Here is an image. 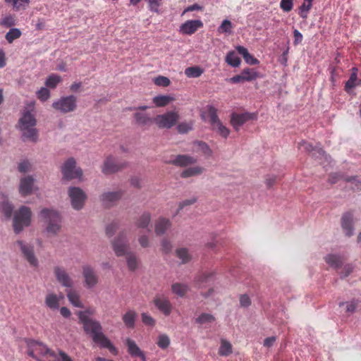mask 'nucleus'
<instances>
[{
  "label": "nucleus",
  "mask_w": 361,
  "mask_h": 361,
  "mask_svg": "<svg viewBox=\"0 0 361 361\" xmlns=\"http://www.w3.org/2000/svg\"><path fill=\"white\" fill-rule=\"evenodd\" d=\"M92 314L93 311L89 310L78 312V317L83 325L85 331L91 336L93 341L99 347L107 348L112 354L116 355L117 349L102 333V328L99 322L89 319V316Z\"/></svg>",
  "instance_id": "nucleus-1"
},
{
  "label": "nucleus",
  "mask_w": 361,
  "mask_h": 361,
  "mask_svg": "<svg viewBox=\"0 0 361 361\" xmlns=\"http://www.w3.org/2000/svg\"><path fill=\"white\" fill-rule=\"evenodd\" d=\"M36 119L29 111H26L19 121V129L22 132V137L35 142L37 139V131L35 128Z\"/></svg>",
  "instance_id": "nucleus-2"
},
{
  "label": "nucleus",
  "mask_w": 361,
  "mask_h": 361,
  "mask_svg": "<svg viewBox=\"0 0 361 361\" xmlns=\"http://www.w3.org/2000/svg\"><path fill=\"white\" fill-rule=\"evenodd\" d=\"M27 354L37 361L42 360V357H55V353L47 348V345L37 341H31L28 343Z\"/></svg>",
  "instance_id": "nucleus-3"
},
{
  "label": "nucleus",
  "mask_w": 361,
  "mask_h": 361,
  "mask_svg": "<svg viewBox=\"0 0 361 361\" xmlns=\"http://www.w3.org/2000/svg\"><path fill=\"white\" fill-rule=\"evenodd\" d=\"M30 209L25 206L21 207L13 219V228L16 233H19L25 226L30 225Z\"/></svg>",
  "instance_id": "nucleus-4"
},
{
  "label": "nucleus",
  "mask_w": 361,
  "mask_h": 361,
  "mask_svg": "<svg viewBox=\"0 0 361 361\" xmlns=\"http://www.w3.org/2000/svg\"><path fill=\"white\" fill-rule=\"evenodd\" d=\"M41 216L49 223L47 228L49 233H56L59 230L61 219L57 212L48 209H42Z\"/></svg>",
  "instance_id": "nucleus-5"
},
{
  "label": "nucleus",
  "mask_w": 361,
  "mask_h": 361,
  "mask_svg": "<svg viewBox=\"0 0 361 361\" xmlns=\"http://www.w3.org/2000/svg\"><path fill=\"white\" fill-rule=\"evenodd\" d=\"M207 111L208 116L210 117L211 124L213 128H216L219 131V133L222 137L226 138L230 134V130L220 121L217 115L216 109L212 105H209L207 106Z\"/></svg>",
  "instance_id": "nucleus-6"
},
{
  "label": "nucleus",
  "mask_w": 361,
  "mask_h": 361,
  "mask_svg": "<svg viewBox=\"0 0 361 361\" xmlns=\"http://www.w3.org/2000/svg\"><path fill=\"white\" fill-rule=\"evenodd\" d=\"M63 178L71 180L74 178H80L82 174L80 168L75 167V161L71 158L68 159L62 167Z\"/></svg>",
  "instance_id": "nucleus-7"
},
{
  "label": "nucleus",
  "mask_w": 361,
  "mask_h": 361,
  "mask_svg": "<svg viewBox=\"0 0 361 361\" xmlns=\"http://www.w3.org/2000/svg\"><path fill=\"white\" fill-rule=\"evenodd\" d=\"M52 106L62 113L73 111L76 107V98L74 96L63 97L52 104Z\"/></svg>",
  "instance_id": "nucleus-8"
},
{
  "label": "nucleus",
  "mask_w": 361,
  "mask_h": 361,
  "mask_svg": "<svg viewBox=\"0 0 361 361\" xmlns=\"http://www.w3.org/2000/svg\"><path fill=\"white\" fill-rule=\"evenodd\" d=\"M179 115L177 112H167L155 117L154 122L160 128H170L176 124Z\"/></svg>",
  "instance_id": "nucleus-9"
},
{
  "label": "nucleus",
  "mask_w": 361,
  "mask_h": 361,
  "mask_svg": "<svg viewBox=\"0 0 361 361\" xmlns=\"http://www.w3.org/2000/svg\"><path fill=\"white\" fill-rule=\"evenodd\" d=\"M203 26V22L200 19L188 20L180 25L178 31L183 35H192Z\"/></svg>",
  "instance_id": "nucleus-10"
},
{
  "label": "nucleus",
  "mask_w": 361,
  "mask_h": 361,
  "mask_svg": "<svg viewBox=\"0 0 361 361\" xmlns=\"http://www.w3.org/2000/svg\"><path fill=\"white\" fill-rule=\"evenodd\" d=\"M259 78V73L254 68H245L240 74L236 75L229 79L232 83H240L244 82H250Z\"/></svg>",
  "instance_id": "nucleus-11"
},
{
  "label": "nucleus",
  "mask_w": 361,
  "mask_h": 361,
  "mask_svg": "<svg viewBox=\"0 0 361 361\" xmlns=\"http://www.w3.org/2000/svg\"><path fill=\"white\" fill-rule=\"evenodd\" d=\"M69 197L71 204L75 209H80L83 207L86 195L79 188L73 187L69 189Z\"/></svg>",
  "instance_id": "nucleus-12"
},
{
  "label": "nucleus",
  "mask_w": 361,
  "mask_h": 361,
  "mask_svg": "<svg viewBox=\"0 0 361 361\" xmlns=\"http://www.w3.org/2000/svg\"><path fill=\"white\" fill-rule=\"evenodd\" d=\"M255 119H257V114L255 113H233L231 114V123L235 130H238L240 127L245 123L247 121Z\"/></svg>",
  "instance_id": "nucleus-13"
},
{
  "label": "nucleus",
  "mask_w": 361,
  "mask_h": 361,
  "mask_svg": "<svg viewBox=\"0 0 361 361\" xmlns=\"http://www.w3.org/2000/svg\"><path fill=\"white\" fill-rule=\"evenodd\" d=\"M34 189V179L31 177L23 178L20 181L19 191L22 196L31 194Z\"/></svg>",
  "instance_id": "nucleus-14"
},
{
  "label": "nucleus",
  "mask_w": 361,
  "mask_h": 361,
  "mask_svg": "<svg viewBox=\"0 0 361 361\" xmlns=\"http://www.w3.org/2000/svg\"><path fill=\"white\" fill-rule=\"evenodd\" d=\"M126 345L128 348V353L133 357H140L142 361H147L145 354L140 350L135 342L130 338L126 339Z\"/></svg>",
  "instance_id": "nucleus-15"
},
{
  "label": "nucleus",
  "mask_w": 361,
  "mask_h": 361,
  "mask_svg": "<svg viewBox=\"0 0 361 361\" xmlns=\"http://www.w3.org/2000/svg\"><path fill=\"white\" fill-rule=\"evenodd\" d=\"M18 243L27 260L31 265L36 267L37 265V260L33 254L32 247H27L21 241H19Z\"/></svg>",
  "instance_id": "nucleus-16"
},
{
  "label": "nucleus",
  "mask_w": 361,
  "mask_h": 361,
  "mask_svg": "<svg viewBox=\"0 0 361 361\" xmlns=\"http://www.w3.org/2000/svg\"><path fill=\"white\" fill-rule=\"evenodd\" d=\"M235 49L238 52L243 56L247 63L250 65H257L259 63V60L251 55L245 47L239 45L237 46Z\"/></svg>",
  "instance_id": "nucleus-17"
},
{
  "label": "nucleus",
  "mask_w": 361,
  "mask_h": 361,
  "mask_svg": "<svg viewBox=\"0 0 361 361\" xmlns=\"http://www.w3.org/2000/svg\"><path fill=\"white\" fill-rule=\"evenodd\" d=\"M353 215L350 213L345 214L341 220V226L345 232V234L350 236L353 234V228L352 226Z\"/></svg>",
  "instance_id": "nucleus-18"
},
{
  "label": "nucleus",
  "mask_w": 361,
  "mask_h": 361,
  "mask_svg": "<svg viewBox=\"0 0 361 361\" xmlns=\"http://www.w3.org/2000/svg\"><path fill=\"white\" fill-rule=\"evenodd\" d=\"M83 275L85 283L88 287L94 286L97 282V278L94 271L90 267H85L83 269Z\"/></svg>",
  "instance_id": "nucleus-19"
},
{
  "label": "nucleus",
  "mask_w": 361,
  "mask_h": 361,
  "mask_svg": "<svg viewBox=\"0 0 361 361\" xmlns=\"http://www.w3.org/2000/svg\"><path fill=\"white\" fill-rule=\"evenodd\" d=\"M64 296L62 294H60L59 296L50 293L48 294L45 299L46 305L51 309L57 310L59 307V302L61 300H63Z\"/></svg>",
  "instance_id": "nucleus-20"
},
{
  "label": "nucleus",
  "mask_w": 361,
  "mask_h": 361,
  "mask_svg": "<svg viewBox=\"0 0 361 361\" xmlns=\"http://www.w3.org/2000/svg\"><path fill=\"white\" fill-rule=\"evenodd\" d=\"M314 0H303L302 4L298 7V15L302 19H307L310 11L312 9Z\"/></svg>",
  "instance_id": "nucleus-21"
},
{
  "label": "nucleus",
  "mask_w": 361,
  "mask_h": 361,
  "mask_svg": "<svg viewBox=\"0 0 361 361\" xmlns=\"http://www.w3.org/2000/svg\"><path fill=\"white\" fill-rule=\"evenodd\" d=\"M154 303L157 308L164 314L169 315L171 313V306L169 300L157 298L154 300Z\"/></svg>",
  "instance_id": "nucleus-22"
},
{
  "label": "nucleus",
  "mask_w": 361,
  "mask_h": 361,
  "mask_svg": "<svg viewBox=\"0 0 361 361\" xmlns=\"http://www.w3.org/2000/svg\"><path fill=\"white\" fill-rule=\"evenodd\" d=\"M358 69L355 67L352 68L351 74L349 79L345 84V90L349 92L352 89L356 86V81L357 80Z\"/></svg>",
  "instance_id": "nucleus-23"
},
{
  "label": "nucleus",
  "mask_w": 361,
  "mask_h": 361,
  "mask_svg": "<svg viewBox=\"0 0 361 361\" xmlns=\"http://www.w3.org/2000/svg\"><path fill=\"white\" fill-rule=\"evenodd\" d=\"M121 197L119 192H106L102 195V201L103 204L106 207H109Z\"/></svg>",
  "instance_id": "nucleus-24"
},
{
  "label": "nucleus",
  "mask_w": 361,
  "mask_h": 361,
  "mask_svg": "<svg viewBox=\"0 0 361 361\" xmlns=\"http://www.w3.org/2000/svg\"><path fill=\"white\" fill-rule=\"evenodd\" d=\"M174 99L175 98L171 95H157L153 98L152 101L156 106L162 107L166 106Z\"/></svg>",
  "instance_id": "nucleus-25"
},
{
  "label": "nucleus",
  "mask_w": 361,
  "mask_h": 361,
  "mask_svg": "<svg viewBox=\"0 0 361 361\" xmlns=\"http://www.w3.org/2000/svg\"><path fill=\"white\" fill-rule=\"evenodd\" d=\"M195 159L190 156L187 155H178L175 159L172 161V163L176 166H186L188 165L194 164Z\"/></svg>",
  "instance_id": "nucleus-26"
},
{
  "label": "nucleus",
  "mask_w": 361,
  "mask_h": 361,
  "mask_svg": "<svg viewBox=\"0 0 361 361\" xmlns=\"http://www.w3.org/2000/svg\"><path fill=\"white\" fill-rule=\"evenodd\" d=\"M225 60H226V62L229 66L234 67V68L238 67L241 63L240 58L233 51H230L227 53Z\"/></svg>",
  "instance_id": "nucleus-27"
},
{
  "label": "nucleus",
  "mask_w": 361,
  "mask_h": 361,
  "mask_svg": "<svg viewBox=\"0 0 361 361\" xmlns=\"http://www.w3.org/2000/svg\"><path fill=\"white\" fill-rule=\"evenodd\" d=\"M135 118L136 121V123L142 126H149L153 122H154V118H152L149 116H148L146 114L143 113H136L135 114Z\"/></svg>",
  "instance_id": "nucleus-28"
},
{
  "label": "nucleus",
  "mask_w": 361,
  "mask_h": 361,
  "mask_svg": "<svg viewBox=\"0 0 361 361\" xmlns=\"http://www.w3.org/2000/svg\"><path fill=\"white\" fill-rule=\"evenodd\" d=\"M120 169V167L114 164V161L111 157H108L106 160L102 169V171L105 174L114 173Z\"/></svg>",
  "instance_id": "nucleus-29"
},
{
  "label": "nucleus",
  "mask_w": 361,
  "mask_h": 361,
  "mask_svg": "<svg viewBox=\"0 0 361 361\" xmlns=\"http://www.w3.org/2000/svg\"><path fill=\"white\" fill-rule=\"evenodd\" d=\"M56 276L57 280L64 286L70 287L71 285V280L67 274L62 269L56 268L55 269Z\"/></svg>",
  "instance_id": "nucleus-30"
},
{
  "label": "nucleus",
  "mask_w": 361,
  "mask_h": 361,
  "mask_svg": "<svg viewBox=\"0 0 361 361\" xmlns=\"http://www.w3.org/2000/svg\"><path fill=\"white\" fill-rule=\"evenodd\" d=\"M8 4H11L16 11L25 9L29 6L30 0H4Z\"/></svg>",
  "instance_id": "nucleus-31"
},
{
  "label": "nucleus",
  "mask_w": 361,
  "mask_h": 361,
  "mask_svg": "<svg viewBox=\"0 0 361 361\" xmlns=\"http://www.w3.org/2000/svg\"><path fill=\"white\" fill-rule=\"evenodd\" d=\"M204 73V69L199 66H191L185 70V74L190 78L200 77Z\"/></svg>",
  "instance_id": "nucleus-32"
},
{
  "label": "nucleus",
  "mask_w": 361,
  "mask_h": 361,
  "mask_svg": "<svg viewBox=\"0 0 361 361\" xmlns=\"http://www.w3.org/2000/svg\"><path fill=\"white\" fill-rule=\"evenodd\" d=\"M114 250L117 256L123 255L126 252V246L123 239L118 238L113 244Z\"/></svg>",
  "instance_id": "nucleus-33"
},
{
  "label": "nucleus",
  "mask_w": 361,
  "mask_h": 361,
  "mask_svg": "<svg viewBox=\"0 0 361 361\" xmlns=\"http://www.w3.org/2000/svg\"><path fill=\"white\" fill-rule=\"evenodd\" d=\"M170 223L169 220L161 219L156 224L155 232L157 235L163 234L169 227Z\"/></svg>",
  "instance_id": "nucleus-34"
},
{
  "label": "nucleus",
  "mask_w": 361,
  "mask_h": 361,
  "mask_svg": "<svg viewBox=\"0 0 361 361\" xmlns=\"http://www.w3.org/2000/svg\"><path fill=\"white\" fill-rule=\"evenodd\" d=\"M232 353V345L231 344L222 339L221 343V346L219 350V354L221 356H227Z\"/></svg>",
  "instance_id": "nucleus-35"
},
{
  "label": "nucleus",
  "mask_w": 361,
  "mask_h": 361,
  "mask_svg": "<svg viewBox=\"0 0 361 361\" xmlns=\"http://www.w3.org/2000/svg\"><path fill=\"white\" fill-rule=\"evenodd\" d=\"M135 319V313L133 311H128L123 317V322L128 328H133L134 326Z\"/></svg>",
  "instance_id": "nucleus-36"
},
{
  "label": "nucleus",
  "mask_w": 361,
  "mask_h": 361,
  "mask_svg": "<svg viewBox=\"0 0 361 361\" xmlns=\"http://www.w3.org/2000/svg\"><path fill=\"white\" fill-rule=\"evenodd\" d=\"M68 298L70 301V302L78 307H81L82 302L80 300L79 295L75 291L73 290H69L67 293Z\"/></svg>",
  "instance_id": "nucleus-37"
},
{
  "label": "nucleus",
  "mask_w": 361,
  "mask_h": 361,
  "mask_svg": "<svg viewBox=\"0 0 361 361\" xmlns=\"http://www.w3.org/2000/svg\"><path fill=\"white\" fill-rule=\"evenodd\" d=\"M61 81V78L59 75L51 74L47 78L45 85L49 88H55Z\"/></svg>",
  "instance_id": "nucleus-38"
},
{
  "label": "nucleus",
  "mask_w": 361,
  "mask_h": 361,
  "mask_svg": "<svg viewBox=\"0 0 361 361\" xmlns=\"http://www.w3.org/2000/svg\"><path fill=\"white\" fill-rule=\"evenodd\" d=\"M21 32L18 28H11L6 35V39L9 42H13L15 39L19 38Z\"/></svg>",
  "instance_id": "nucleus-39"
},
{
  "label": "nucleus",
  "mask_w": 361,
  "mask_h": 361,
  "mask_svg": "<svg viewBox=\"0 0 361 361\" xmlns=\"http://www.w3.org/2000/svg\"><path fill=\"white\" fill-rule=\"evenodd\" d=\"M233 28L232 23L228 20H224L220 25V26L218 27V32L219 33H231Z\"/></svg>",
  "instance_id": "nucleus-40"
},
{
  "label": "nucleus",
  "mask_w": 361,
  "mask_h": 361,
  "mask_svg": "<svg viewBox=\"0 0 361 361\" xmlns=\"http://www.w3.org/2000/svg\"><path fill=\"white\" fill-rule=\"evenodd\" d=\"M326 262L330 266L338 268L341 264V258L338 256L329 255L326 257Z\"/></svg>",
  "instance_id": "nucleus-41"
},
{
  "label": "nucleus",
  "mask_w": 361,
  "mask_h": 361,
  "mask_svg": "<svg viewBox=\"0 0 361 361\" xmlns=\"http://www.w3.org/2000/svg\"><path fill=\"white\" fill-rule=\"evenodd\" d=\"M173 292L178 296H183L188 291V286L180 283H175L172 286Z\"/></svg>",
  "instance_id": "nucleus-42"
},
{
  "label": "nucleus",
  "mask_w": 361,
  "mask_h": 361,
  "mask_svg": "<svg viewBox=\"0 0 361 361\" xmlns=\"http://www.w3.org/2000/svg\"><path fill=\"white\" fill-rule=\"evenodd\" d=\"M202 172V169L200 167L190 168L184 170L181 173V177L188 178L192 176L200 174Z\"/></svg>",
  "instance_id": "nucleus-43"
},
{
  "label": "nucleus",
  "mask_w": 361,
  "mask_h": 361,
  "mask_svg": "<svg viewBox=\"0 0 361 361\" xmlns=\"http://www.w3.org/2000/svg\"><path fill=\"white\" fill-rule=\"evenodd\" d=\"M170 344V339L168 336L165 334H162L159 336L157 345L161 349H166L169 347Z\"/></svg>",
  "instance_id": "nucleus-44"
},
{
  "label": "nucleus",
  "mask_w": 361,
  "mask_h": 361,
  "mask_svg": "<svg viewBox=\"0 0 361 361\" xmlns=\"http://www.w3.org/2000/svg\"><path fill=\"white\" fill-rule=\"evenodd\" d=\"M214 321V317L209 314H202L196 319V322L200 324L211 323Z\"/></svg>",
  "instance_id": "nucleus-45"
},
{
  "label": "nucleus",
  "mask_w": 361,
  "mask_h": 361,
  "mask_svg": "<svg viewBox=\"0 0 361 361\" xmlns=\"http://www.w3.org/2000/svg\"><path fill=\"white\" fill-rule=\"evenodd\" d=\"M154 84L157 86L168 87L170 85V80L165 76H158L153 80Z\"/></svg>",
  "instance_id": "nucleus-46"
},
{
  "label": "nucleus",
  "mask_w": 361,
  "mask_h": 361,
  "mask_svg": "<svg viewBox=\"0 0 361 361\" xmlns=\"http://www.w3.org/2000/svg\"><path fill=\"white\" fill-rule=\"evenodd\" d=\"M192 126H193L192 122H189V123L183 122V123H180V124L178 125L177 129L180 133H187L188 132H189L190 130H191L192 129Z\"/></svg>",
  "instance_id": "nucleus-47"
},
{
  "label": "nucleus",
  "mask_w": 361,
  "mask_h": 361,
  "mask_svg": "<svg viewBox=\"0 0 361 361\" xmlns=\"http://www.w3.org/2000/svg\"><path fill=\"white\" fill-rule=\"evenodd\" d=\"M293 0H281L280 2V8L284 12H289L293 9Z\"/></svg>",
  "instance_id": "nucleus-48"
},
{
  "label": "nucleus",
  "mask_w": 361,
  "mask_h": 361,
  "mask_svg": "<svg viewBox=\"0 0 361 361\" xmlns=\"http://www.w3.org/2000/svg\"><path fill=\"white\" fill-rule=\"evenodd\" d=\"M38 99L41 101H46L50 96L49 90L46 87H41L37 92Z\"/></svg>",
  "instance_id": "nucleus-49"
},
{
  "label": "nucleus",
  "mask_w": 361,
  "mask_h": 361,
  "mask_svg": "<svg viewBox=\"0 0 361 361\" xmlns=\"http://www.w3.org/2000/svg\"><path fill=\"white\" fill-rule=\"evenodd\" d=\"M1 211L7 218H10L13 211V207L8 202H4L1 205Z\"/></svg>",
  "instance_id": "nucleus-50"
},
{
  "label": "nucleus",
  "mask_w": 361,
  "mask_h": 361,
  "mask_svg": "<svg viewBox=\"0 0 361 361\" xmlns=\"http://www.w3.org/2000/svg\"><path fill=\"white\" fill-rule=\"evenodd\" d=\"M162 0H147L149 9L154 13H159V8L161 4Z\"/></svg>",
  "instance_id": "nucleus-51"
},
{
  "label": "nucleus",
  "mask_w": 361,
  "mask_h": 361,
  "mask_svg": "<svg viewBox=\"0 0 361 361\" xmlns=\"http://www.w3.org/2000/svg\"><path fill=\"white\" fill-rule=\"evenodd\" d=\"M176 254L183 263L187 262L190 259V255L186 249H179L176 251Z\"/></svg>",
  "instance_id": "nucleus-52"
},
{
  "label": "nucleus",
  "mask_w": 361,
  "mask_h": 361,
  "mask_svg": "<svg viewBox=\"0 0 361 361\" xmlns=\"http://www.w3.org/2000/svg\"><path fill=\"white\" fill-rule=\"evenodd\" d=\"M127 264L130 270H135L137 264L136 258L132 255H128L127 257Z\"/></svg>",
  "instance_id": "nucleus-53"
},
{
  "label": "nucleus",
  "mask_w": 361,
  "mask_h": 361,
  "mask_svg": "<svg viewBox=\"0 0 361 361\" xmlns=\"http://www.w3.org/2000/svg\"><path fill=\"white\" fill-rule=\"evenodd\" d=\"M149 221H150V216H149V214H144L141 217V219L139 221V222L137 224V226L139 227L145 228V227L147 226V225L149 224Z\"/></svg>",
  "instance_id": "nucleus-54"
},
{
  "label": "nucleus",
  "mask_w": 361,
  "mask_h": 361,
  "mask_svg": "<svg viewBox=\"0 0 361 361\" xmlns=\"http://www.w3.org/2000/svg\"><path fill=\"white\" fill-rule=\"evenodd\" d=\"M202 10V6H201L200 5L197 4H194L192 5H190V6H188V7H186L183 13H182V16H183L185 13H188V12H190V11H201Z\"/></svg>",
  "instance_id": "nucleus-55"
},
{
  "label": "nucleus",
  "mask_w": 361,
  "mask_h": 361,
  "mask_svg": "<svg viewBox=\"0 0 361 361\" xmlns=\"http://www.w3.org/2000/svg\"><path fill=\"white\" fill-rule=\"evenodd\" d=\"M142 319L143 323L145 324L146 325L154 326V319L145 313L142 314Z\"/></svg>",
  "instance_id": "nucleus-56"
},
{
  "label": "nucleus",
  "mask_w": 361,
  "mask_h": 361,
  "mask_svg": "<svg viewBox=\"0 0 361 361\" xmlns=\"http://www.w3.org/2000/svg\"><path fill=\"white\" fill-rule=\"evenodd\" d=\"M293 37H294V44L297 45V44H299L302 42V35L298 30H293Z\"/></svg>",
  "instance_id": "nucleus-57"
},
{
  "label": "nucleus",
  "mask_w": 361,
  "mask_h": 361,
  "mask_svg": "<svg viewBox=\"0 0 361 361\" xmlns=\"http://www.w3.org/2000/svg\"><path fill=\"white\" fill-rule=\"evenodd\" d=\"M30 167V164L27 161H23L18 165V171L21 173L27 172Z\"/></svg>",
  "instance_id": "nucleus-58"
},
{
  "label": "nucleus",
  "mask_w": 361,
  "mask_h": 361,
  "mask_svg": "<svg viewBox=\"0 0 361 361\" xmlns=\"http://www.w3.org/2000/svg\"><path fill=\"white\" fill-rule=\"evenodd\" d=\"M241 306L247 307L250 305V299L247 295H243L240 298Z\"/></svg>",
  "instance_id": "nucleus-59"
},
{
  "label": "nucleus",
  "mask_w": 361,
  "mask_h": 361,
  "mask_svg": "<svg viewBox=\"0 0 361 361\" xmlns=\"http://www.w3.org/2000/svg\"><path fill=\"white\" fill-rule=\"evenodd\" d=\"M357 305L355 301L348 302L346 303V312L348 313H353L355 311Z\"/></svg>",
  "instance_id": "nucleus-60"
},
{
  "label": "nucleus",
  "mask_w": 361,
  "mask_h": 361,
  "mask_svg": "<svg viewBox=\"0 0 361 361\" xmlns=\"http://www.w3.org/2000/svg\"><path fill=\"white\" fill-rule=\"evenodd\" d=\"M276 338L275 336H270L264 339V346L270 348L274 345Z\"/></svg>",
  "instance_id": "nucleus-61"
},
{
  "label": "nucleus",
  "mask_w": 361,
  "mask_h": 361,
  "mask_svg": "<svg viewBox=\"0 0 361 361\" xmlns=\"http://www.w3.org/2000/svg\"><path fill=\"white\" fill-rule=\"evenodd\" d=\"M116 228V225L115 224H111L109 225L106 228V233L108 235H111L114 233Z\"/></svg>",
  "instance_id": "nucleus-62"
},
{
  "label": "nucleus",
  "mask_w": 361,
  "mask_h": 361,
  "mask_svg": "<svg viewBox=\"0 0 361 361\" xmlns=\"http://www.w3.org/2000/svg\"><path fill=\"white\" fill-rule=\"evenodd\" d=\"M3 23L8 26L14 25V20L11 16H7L3 20Z\"/></svg>",
  "instance_id": "nucleus-63"
},
{
  "label": "nucleus",
  "mask_w": 361,
  "mask_h": 361,
  "mask_svg": "<svg viewBox=\"0 0 361 361\" xmlns=\"http://www.w3.org/2000/svg\"><path fill=\"white\" fill-rule=\"evenodd\" d=\"M60 313L61 314V315L63 317H66V318L69 317L71 316L70 310L67 307H63L61 308Z\"/></svg>",
  "instance_id": "nucleus-64"
}]
</instances>
